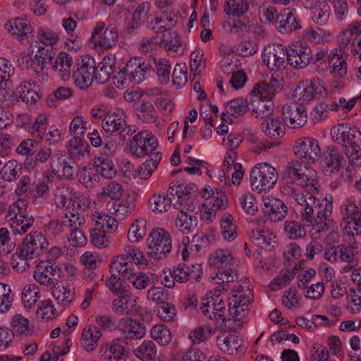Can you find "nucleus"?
Instances as JSON below:
<instances>
[{
	"label": "nucleus",
	"instance_id": "obj_58",
	"mask_svg": "<svg viewBox=\"0 0 361 361\" xmlns=\"http://www.w3.org/2000/svg\"><path fill=\"white\" fill-rule=\"evenodd\" d=\"M296 324L309 330H314L317 325H329V319L323 315H313L312 320L307 319L305 317H300L295 319Z\"/></svg>",
	"mask_w": 361,
	"mask_h": 361
},
{
	"label": "nucleus",
	"instance_id": "obj_21",
	"mask_svg": "<svg viewBox=\"0 0 361 361\" xmlns=\"http://www.w3.org/2000/svg\"><path fill=\"white\" fill-rule=\"evenodd\" d=\"M109 270L110 273L128 279L134 274L135 267L129 256L121 254L113 258L109 264Z\"/></svg>",
	"mask_w": 361,
	"mask_h": 361
},
{
	"label": "nucleus",
	"instance_id": "obj_11",
	"mask_svg": "<svg viewBox=\"0 0 361 361\" xmlns=\"http://www.w3.org/2000/svg\"><path fill=\"white\" fill-rule=\"evenodd\" d=\"M324 90L322 81L318 77L302 81L295 89L293 97L299 102H309Z\"/></svg>",
	"mask_w": 361,
	"mask_h": 361
},
{
	"label": "nucleus",
	"instance_id": "obj_43",
	"mask_svg": "<svg viewBox=\"0 0 361 361\" xmlns=\"http://www.w3.org/2000/svg\"><path fill=\"white\" fill-rule=\"evenodd\" d=\"M329 65L331 69V73L334 78L341 79L345 78L347 75V63L342 56L338 54H334L329 61Z\"/></svg>",
	"mask_w": 361,
	"mask_h": 361
},
{
	"label": "nucleus",
	"instance_id": "obj_24",
	"mask_svg": "<svg viewBox=\"0 0 361 361\" xmlns=\"http://www.w3.org/2000/svg\"><path fill=\"white\" fill-rule=\"evenodd\" d=\"M173 277L178 283H185L190 280L199 281L202 274V269L199 264L192 265V267H187L185 264H179L173 268Z\"/></svg>",
	"mask_w": 361,
	"mask_h": 361
},
{
	"label": "nucleus",
	"instance_id": "obj_31",
	"mask_svg": "<svg viewBox=\"0 0 361 361\" xmlns=\"http://www.w3.org/2000/svg\"><path fill=\"white\" fill-rule=\"evenodd\" d=\"M72 65V56L66 52H61L56 58L53 69L63 80H66L70 78Z\"/></svg>",
	"mask_w": 361,
	"mask_h": 361
},
{
	"label": "nucleus",
	"instance_id": "obj_6",
	"mask_svg": "<svg viewBox=\"0 0 361 361\" xmlns=\"http://www.w3.org/2000/svg\"><path fill=\"white\" fill-rule=\"evenodd\" d=\"M171 238L170 234L163 228L154 229L147 238L148 255L156 259L161 258L171 252Z\"/></svg>",
	"mask_w": 361,
	"mask_h": 361
},
{
	"label": "nucleus",
	"instance_id": "obj_62",
	"mask_svg": "<svg viewBox=\"0 0 361 361\" xmlns=\"http://www.w3.org/2000/svg\"><path fill=\"white\" fill-rule=\"evenodd\" d=\"M157 315L164 322H171L176 315V308L167 301L154 308Z\"/></svg>",
	"mask_w": 361,
	"mask_h": 361
},
{
	"label": "nucleus",
	"instance_id": "obj_12",
	"mask_svg": "<svg viewBox=\"0 0 361 361\" xmlns=\"http://www.w3.org/2000/svg\"><path fill=\"white\" fill-rule=\"evenodd\" d=\"M332 137L335 142L343 147H346L359 143L361 140V133L355 126L348 124H340L332 127L331 130Z\"/></svg>",
	"mask_w": 361,
	"mask_h": 361
},
{
	"label": "nucleus",
	"instance_id": "obj_25",
	"mask_svg": "<svg viewBox=\"0 0 361 361\" xmlns=\"http://www.w3.org/2000/svg\"><path fill=\"white\" fill-rule=\"evenodd\" d=\"M219 348L230 355L241 353L245 352L243 340L235 334H228L225 337L217 338Z\"/></svg>",
	"mask_w": 361,
	"mask_h": 361
},
{
	"label": "nucleus",
	"instance_id": "obj_42",
	"mask_svg": "<svg viewBox=\"0 0 361 361\" xmlns=\"http://www.w3.org/2000/svg\"><path fill=\"white\" fill-rule=\"evenodd\" d=\"M161 159V154L157 152L150 155V159L142 164L139 169H137V173L141 179H147L151 176L153 171L157 168V166Z\"/></svg>",
	"mask_w": 361,
	"mask_h": 361
},
{
	"label": "nucleus",
	"instance_id": "obj_20",
	"mask_svg": "<svg viewBox=\"0 0 361 361\" xmlns=\"http://www.w3.org/2000/svg\"><path fill=\"white\" fill-rule=\"evenodd\" d=\"M5 29L20 42L27 40L32 35V27L27 19L16 18L4 25Z\"/></svg>",
	"mask_w": 361,
	"mask_h": 361
},
{
	"label": "nucleus",
	"instance_id": "obj_16",
	"mask_svg": "<svg viewBox=\"0 0 361 361\" xmlns=\"http://www.w3.org/2000/svg\"><path fill=\"white\" fill-rule=\"evenodd\" d=\"M312 50L302 44H295L287 50V62L294 68L301 69L305 68L311 63Z\"/></svg>",
	"mask_w": 361,
	"mask_h": 361
},
{
	"label": "nucleus",
	"instance_id": "obj_9",
	"mask_svg": "<svg viewBox=\"0 0 361 361\" xmlns=\"http://www.w3.org/2000/svg\"><path fill=\"white\" fill-rule=\"evenodd\" d=\"M200 308L205 317L212 320H221V324L219 325V327L223 329L226 321L224 316L226 305L223 299L220 298L219 293L216 294V293H215L213 295L202 298Z\"/></svg>",
	"mask_w": 361,
	"mask_h": 361
},
{
	"label": "nucleus",
	"instance_id": "obj_2",
	"mask_svg": "<svg viewBox=\"0 0 361 361\" xmlns=\"http://www.w3.org/2000/svg\"><path fill=\"white\" fill-rule=\"evenodd\" d=\"M27 209V202L23 199L8 207L6 218L14 234H24L33 225L35 219L28 214Z\"/></svg>",
	"mask_w": 361,
	"mask_h": 361
},
{
	"label": "nucleus",
	"instance_id": "obj_38",
	"mask_svg": "<svg viewBox=\"0 0 361 361\" xmlns=\"http://www.w3.org/2000/svg\"><path fill=\"white\" fill-rule=\"evenodd\" d=\"M51 168L53 171L56 173L61 172V176L67 180H72L76 173V169L71 161L61 157L56 161L53 157L51 158Z\"/></svg>",
	"mask_w": 361,
	"mask_h": 361
},
{
	"label": "nucleus",
	"instance_id": "obj_61",
	"mask_svg": "<svg viewBox=\"0 0 361 361\" xmlns=\"http://www.w3.org/2000/svg\"><path fill=\"white\" fill-rule=\"evenodd\" d=\"M11 330L13 333L19 335L31 334L32 332V327L30 326L29 321L20 314H16L12 319Z\"/></svg>",
	"mask_w": 361,
	"mask_h": 361
},
{
	"label": "nucleus",
	"instance_id": "obj_29",
	"mask_svg": "<svg viewBox=\"0 0 361 361\" xmlns=\"http://www.w3.org/2000/svg\"><path fill=\"white\" fill-rule=\"evenodd\" d=\"M304 192H301V195H299L295 201L304 207L302 211H301L303 220L308 224H312L314 219V208L316 205L315 194L307 192V194L305 195Z\"/></svg>",
	"mask_w": 361,
	"mask_h": 361
},
{
	"label": "nucleus",
	"instance_id": "obj_5",
	"mask_svg": "<svg viewBox=\"0 0 361 361\" xmlns=\"http://www.w3.org/2000/svg\"><path fill=\"white\" fill-rule=\"evenodd\" d=\"M96 62L89 55L83 56L74 66L73 78L75 85L81 89L89 87L94 78Z\"/></svg>",
	"mask_w": 361,
	"mask_h": 361
},
{
	"label": "nucleus",
	"instance_id": "obj_35",
	"mask_svg": "<svg viewBox=\"0 0 361 361\" xmlns=\"http://www.w3.org/2000/svg\"><path fill=\"white\" fill-rule=\"evenodd\" d=\"M94 166L96 171L105 178L111 179L116 174V170L109 155L102 154L95 158Z\"/></svg>",
	"mask_w": 361,
	"mask_h": 361
},
{
	"label": "nucleus",
	"instance_id": "obj_46",
	"mask_svg": "<svg viewBox=\"0 0 361 361\" xmlns=\"http://www.w3.org/2000/svg\"><path fill=\"white\" fill-rule=\"evenodd\" d=\"M262 131L271 138H276L283 134L284 126L278 118L264 120L261 124Z\"/></svg>",
	"mask_w": 361,
	"mask_h": 361
},
{
	"label": "nucleus",
	"instance_id": "obj_63",
	"mask_svg": "<svg viewBox=\"0 0 361 361\" xmlns=\"http://www.w3.org/2000/svg\"><path fill=\"white\" fill-rule=\"evenodd\" d=\"M37 314L42 319L48 321L53 319L57 315L56 309L50 300L40 301L38 305Z\"/></svg>",
	"mask_w": 361,
	"mask_h": 361
},
{
	"label": "nucleus",
	"instance_id": "obj_17",
	"mask_svg": "<svg viewBox=\"0 0 361 361\" xmlns=\"http://www.w3.org/2000/svg\"><path fill=\"white\" fill-rule=\"evenodd\" d=\"M283 121L290 128H300L307 122L305 108L297 103L283 106Z\"/></svg>",
	"mask_w": 361,
	"mask_h": 361
},
{
	"label": "nucleus",
	"instance_id": "obj_57",
	"mask_svg": "<svg viewBox=\"0 0 361 361\" xmlns=\"http://www.w3.org/2000/svg\"><path fill=\"white\" fill-rule=\"evenodd\" d=\"M151 336L161 345H167L171 340V334L164 325H156L151 329Z\"/></svg>",
	"mask_w": 361,
	"mask_h": 361
},
{
	"label": "nucleus",
	"instance_id": "obj_27",
	"mask_svg": "<svg viewBox=\"0 0 361 361\" xmlns=\"http://www.w3.org/2000/svg\"><path fill=\"white\" fill-rule=\"evenodd\" d=\"M52 295L59 305L66 307L74 298L75 288L68 282H61L54 286Z\"/></svg>",
	"mask_w": 361,
	"mask_h": 361
},
{
	"label": "nucleus",
	"instance_id": "obj_44",
	"mask_svg": "<svg viewBox=\"0 0 361 361\" xmlns=\"http://www.w3.org/2000/svg\"><path fill=\"white\" fill-rule=\"evenodd\" d=\"M250 104H252V98L250 97L246 99L243 98L234 99L228 102L226 111L234 117H239L245 114Z\"/></svg>",
	"mask_w": 361,
	"mask_h": 361
},
{
	"label": "nucleus",
	"instance_id": "obj_39",
	"mask_svg": "<svg viewBox=\"0 0 361 361\" xmlns=\"http://www.w3.org/2000/svg\"><path fill=\"white\" fill-rule=\"evenodd\" d=\"M22 173V165L17 160L7 161L0 171L1 178L7 182L16 180Z\"/></svg>",
	"mask_w": 361,
	"mask_h": 361
},
{
	"label": "nucleus",
	"instance_id": "obj_36",
	"mask_svg": "<svg viewBox=\"0 0 361 361\" xmlns=\"http://www.w3.org/2000/svg\"><path fill=\"white\" fill-rule=\"evenodd\" d=\"M317 173L312 169L305 168L302 171V174L298 179H296L295 183L306 188L308 192L312 194L317 193Z\"/></svg>",
	"mask_w": 361,
	"mask_h": 361
},
{
	"label": "nucleus",
	"instance_id": "obj_10",
	"mask_svg": "<svg viewBox=\"0 0 361 361\" xmlns=\"http://www.w3.org/2000/svg\"><path fill=\"white\" fill-rule=\"evenodd\" d=\"M262 58L268 68L278 71L285 68L287 49L281 44H269L264 47Z\"/></svg>",
	"mask_w": 361,
	"mask_h": 361
},
{
	"label": "nucleus",
	"instance_id": "obj_26",
	"mask_svg": "<svg viewBox=\"0 0 361 361\" xmlns=\"http://www.w3.org/2000/svg\"><path fill=\"white\" fill-rule=\"evenodd\" d=\"M126 122L123 112L109 111L104 114L102 128L105 132L116 135L123 126H126Z\"/></svg>",
	"mask_w": 361,
	"mask_h": 361
},
{
	"label": "nucleus",
	"instance_id": "obj_49",
	"mask_svg": "<svg viewBox=\"0 0 361 361\" xmlns=\"http://www.w3.org/2000/svg\"><path fill=\"white\" fill-rule=\"evenodd\" d=\"M220 226L221 234L224 239L231 240L236 238L237 226L234 223L233 217L231 214H226L222 216L220 221Z\"/></svg>",
	"mask_w": 361,
	"mask_h": 361
},
{
	"label": "nucleus",
	"instance_id": "obj_18",
	"mask_svg": "<svg viewBox=\"0 0 361 361\" xmlns=\"http://www.w3.org/2000/svg\"><path fill=\"white\" fill-rule=\"evenodd\" d=\"M118 329L123 338L128 341L137 340L144 337L145 335V327L141 324L130 318H122L118 323Z\"/></svg>",
	"mask_w": 361,
	"mask_h": 361
},
{
	"label": "nucleus",
	"instance_id": "obj_45",
	"mask_svg": "<svg viewBox=\"0 0 361 361\" xmlns=\"http://www.w3.org/2000/svg\"><path fill=\"white\" fill-rule=\"evenodd\" d=\"M252 104L255 106L251 109L252 114L257 118L268 117L274 110V104L271 100L264 101V99H260L258 97L252 98Z\"/></svg>",
	"mask_w": 361,
	"mask_h": 361
},
{
	"label": "nucleus",
	"instance_id": "obj_56",
	"mask_svg": "<svg viewBox=\"0 0 361 361\" xmlns=\"http://www.w3.org/2000/svg\"><path fill=\"white\" fill-rule=\"evenodd\" d=\"M146 231V221L144 219H137L130 226L128 233V238L131 242H139L145 235Z\"/></svg>",
	"mask_w": 361,
	"mask_h": 361
},
{
	"label": "nucleus",
	"instance_id": "obj_28",
	"mask_svg": "<svg viewBox=\"0 0 361 361\" xmlns=\"http://www.w3.org/2000/svg\"><path fill=\"white\" fill-rule=\"evenodd\" d=\"M343 157L339 150L334 146H329L324 154L322 161L324 170L326 172L334 173L341 169Z\"/></svg>",
	"mask_w": 361,
	"mask_h": 361
},
{
	"label": "nucleus",
	"instance_id": "obj_40",
	"mask_svg": "<svg viewBox=\"0 0 361 361\" xmlns=\"http://www.w3.org/2000/svg\"><path fill=\"white\" fill-rule=\"evenodd\" d=\"M126 356L125 348L118 341H114L101 355L105 361H121L125 360Z\"/></svg>",
	"mask_w": 361,
	"mask_h": 361
},
{
	"label": "nucleus",
	"instance_id": "obj_54",
	"mask_svg": "<svg viewBox=\"0 0 361 361\" xmlns=\"http://www.w3.org/2000/svg\"><path fill=\"white\" fill-rule=\"evenodd\" d=\"M341 208L344 209L343 217L358 226L356 228L361 231V210L351 201H348Z\"/></svg>",
	"mask_w": 361,
	"mask_h": 361
},
{
	"label": "nucleus",
	"instance_id": "obj_52",
	"mask_svg": "<svg viewBox=\"0 0 361 361\" xmlns=\"http://www.w3.org/2000/svg\"><path fill=\"white\" fill-rule=\"evenodd\" d=\"M160 43L168 51H178L179 47L182 46L180 36L176 31L169 30L164 33L160 39Z\"/></svg>",
	"mask_w": 361,
	"mask_h": 361
},
{
	"label": "nucleus",
	"instance_id": "obj_32",
	"mask_svg": "<svg viewBox=\"0 0 361 361\" xmlns=\"http://www.w3.org/2000/svg\"><path fill=\"white\" fill-rule=\"evenodd\" d=\"M102 336V332L98 326H89L85 328L81 336V344L89 352L94 350L98 341Z\"/></svg>",
	"mask_w": 361,
	"mask_h": 361
},
{
	"label": "nucleus",
	"instance_id": "obj_23",
	"mask_svg": "<svg viewBox=\"0 0 361 361\" xmlns=\"http://www.w3.org/2000/svg\"><path fill=\"white\" fill-rule=\"evenodd\" d=\"M135 198L128 197L126 199L120 200L119 198L117 200L109 202L106 204V209L110 214L122 220L135 210Z\"/></svg>",
	"mask_w": 361,
	"mask_h": 361
},
{
	"label": "nucleus",
	"instance_id": "obj_50",
	"mask_svg": "<svg viewBox=\"0 0 361 361\" xmlns=\"http://www.w3.org/2000/svg\"><path fill=\"white\" fill-rule=\"evenodd\" d=\"M249 4L247 0H228L224 11L228 16H240L247 12Z\"/></svg>",
	"mask_w": 361,
	"mask_h": 361
},
{
	"label": "nucleus",
	"instance_id": "obj_60",
	"mask_svg": "<svg viewBox=\"0 0 361 361\" xmlns=\"http://www.w3.org/2000/svg\"><path fill=\"white\" fill-rule=\"evenodd\" d=\"M149 204L153 212L159 214L169 210L172 203L165 195H154L149 200Z\"/></svg>",
	"mask_w": 361,
	"mask_h": 361
},
{
	"label": "nucleus",
	"instance_id": "obj_13",
	"mask_svg": "<svg viewBox=\"0 0 361 361\" xmlns=\"http://www.w3.org/2000/svg\"><path fill=\"white\" fill-rule=\"evenodd\" d=\"M274 25L280 32L290 33L302 28V20L294 9L286 8L276 15Z\"/></svg>",
	"mask_w": 361,
	"mask_h": 361
},
{
	"label": "nucleus",
	"instance_id": "obj_47",
	"mask_svg": "<svg viewBox=\"0 0 361 361\" xmlns=\"http://www.w3.org/2000/svg\"><path fill=\"white\" fill-rule=\"evenodd\" d=\"M135 355L144 361L156 360L157 346L152 341H145L134 352Z\"/></svg>",
	"mask_w": 361,
	"mask_h": 361
},
{
	"label": "nucleus",
	"instance_id": "obj_48",
	"mask_svg": "<svg viewBox=\"0 0 361 361\" xmlns=\"http://www.w3.org/2000/svg\"><path fill=\"white\" fill-rule=\"evenodd\" d=\"M99 255L96 253H93L91 252H85L83 253L80 259L81 263L84 265L85 269L88 270V273L87 274V272L85 271L83 272V277H92V279L97 277L92 270H94L98 267V262H99Z\"/></svg>",
	"mask_w": 361,
	"mask_h": 361
},
{
	"label": "nucleus",
	"instance_id": "obj_37",
	"mask_svg": "<svg viewBox=\"0 0 361 361\" xmlns=\"http://www.w3.org/2000/svg\"><path fill=\"white\" fill-rule=\"evenodd\" d=\"M136 115L145 123H155L158 118L157 112L153 104L149 102H144L135 106Z\"/></svg>",
	"mask_w": 361,
	"mask_h": 361
},
{
	"label": "nucleus",
	"instance_id": "obj_1",
	"mask_svg": "<svg viewBox=\"0 0 361 361\" xmlns=\"http://www.w3.org/2000/svg\"><path fill=\"white\" fill-rule=\"evenodd\" d=\"M152 66L149 61H147L139 57L131 58L125 67L121 69L114 76V84L117 87L123 86L133 82L140 84L149 75Z\"/></svg>",
	"mask_w": 361,
	"mask_h": 361
},
{
	"label": "nucleus",
	"instance_id": "obj_34",
	"mask_svg": "<svg viewBox=\"0 0 361 361\" xmlns=\"http://www.w3.org/2000/svg\"><path fill=\"white\" fill-rule=\"evenodd\" d=\"M197 218L195 215L180 209L176 219V225L184 233L192 232L197 226Z\"/></svg>",
	"mask_w": 361,
	"mask_h": 361
},
{
	"label": "nucleus",
	"instance_id": "obj_59",
	"mask_svg": "<svg viewBox=\"0 0 361 361\" xmlns=\"http://www.w3.org/2000/svg\"><path fill=\"white\" fill-rule=\"evenodd\" d=\"M91 243L96 247L99 248H105L109 247L111 240L107 233L104 230L94 228L90 230Z\"/></svg>",
	"mask_w": 361,
	"mask_h": 361
},
{
	"label": "nucleus",
	"instance_id": "obj_64",
	"mask_svg": "<svg viewBox=\"0 0 361 361\" xmlns=\"http://www.w3.org/2000/svg\"><path fill=\"white\" fill-rule=\"evenodd\" d=\"M348 298V310L353 314L361 311V286L357 285L356 290L350 289Z\"/></svg>",
	"mask_w": 361,
	"mask_h": 361
},
{
	"label": "nucleus",
	"instance_id": "obj_8",
	"mask_svg": "<svg viewBox=\"0 0 361 361\" xmlns=\"http://www.w3.org/2000/svg\"><path fill=\"white\" fill-rule=\"evenodd\" d=\"M158 142L155 136L148 131H141L135 134L130 140L129 149L130 152L137 157L154 154Z\"/></svg>",
	"mask_w": 361,
	"mask_h": 361
},
{
	"label": "nucleus",
	"instance_id": "obj_15",
	"mask_svg": "<svg viewBox=\"0 0 361 361\" xmlns=\"http://www.w3.org/2000/svg\"><path fill=\"white\" fill-rule=\"evenodd\" d=\"M295 155L305 161L314 163L321 154L317 140L310 137L299 139L294 147Z\"/></svg>",
	"mask_w": 361,
	"mask_h": 361
},
{
	"label": "nucleus",
	"instance_id": "obj_55",
	"mask_svg": "<svg viewBox=\"0 0 361 361\" xmlns=\"http://www.w3.org/2000/svg\"><path fill=\"white\" fill-rule=\"evenodd\" d=\"M13 295L10 286L0 283V313L8 312L13 305Z\"/></svg>",
	"mask_w": 361,
	"mask_h": 361
},
{
	"label": "nucleus",
	"instance_id": "obj_7",
	"mask_svg": "<svg viewBox=\"0 0 361 361\" xmlns=\"http://www.w3.org/2000/svg\"><path fill=\"white\" fill-rule=\"evenodd\" d=\"M91 40L95 45L108 49L114 47L118 40V30L114 24L106 27L104 22H97L93 28Z\"/></svg>",
	"mask_w": 361,
	"mask_h": 361
},
{
	"label": "nucleus",
	"instance_id": "obj_30",
	"mask_svg": "<svg viewBox=\"0 0 361 361\" xmlns=\"http://www.w3.org/2000/svg\"><path fill=\"white\" fill-rule=\"evenodd\" d=\"M331 8L326 0H318L311 8V18L314 23L324 25L329 22Z\"/></svg>",
	"mask_w": 361,
	"mask_h": 361
},
{
	"label": "nucleus",
	"instance_id": "obj_53",
	"mask_svg": "<svg viewBox=\"0 0 361 361\" xmlns=\"http://www.w3.org/2000/svg\"><path fill=\"white\" fill-rule=\"evenodd\" d=\"M39 288L36 284L26 285L22 292V302L25 308L31 309L39 298Z\"/></svg>",
	"mask_w": 361,
	"mask_h": 361
},
{
	"label": "nucleus",
	"instance_id": "obj_51",
	"mask_svg": "<svg viewBox=\"0 0 361 361\" xmlns=\"http://www.w3.org/2000/svg\"><path fill=\"white\" fill-rule=\"evenodd\" d=\"M305 169L299 161H292L286 166L283 173V178L288 183H295L296 179L301 176Z\"/></svg>",
	"mask_w": 361,
	"mask_h": 361
},
{
	"label": "nucleus",
	"instance_id": "obj_19",
	"mask_svg": "<svg viewBox=\"0 0 361 361\" xmlns=\"http://www.w3.org/2000/svg\"><path fill=\"white\" fill-rule=\"evenodd\" d=\"M324 257L331 263L347 262L350 264L355 261L353 248L344 244L330 247L325 251Z\"/></svg>",
	"mask_w": 361,
	"mask_h": 361
},
{
	"label": "nucleus",
	"instance_id": "obj_4",
	"mask_svg": "<svg viewBox=\"0 0 361 361\" xmlns=\"http://www.w3.org/2000/svg\"><path fill=\"white\" fill-rule=\"evenodd\" d=\"M277 180L278 173L275 168L267 163L257 164L250 173L251 188L258 193L271 189Z\"/></svg>",
	"mask_w": 361,
	"mask_h": 361
},
{
	"label": "nucleus",
	"instance_id": "obj_22",
	"mask_svg": "<svg viewBox=\"0 0 361 361\" xmlns=\"http://www.w3.org/2000/svg\"><path fill=\"white\" fill-rule=\"evenodd\" d=\"M264 212L271 221H282L287 215L288 209L284 202L277 198H263Z\"/></svg>",
	"mask_w": 361,
	"mask_h": 361
},
{
	"label": "nucleus",
	"instance_id": "obj_3",
	"mask_svg": "<svg viewBox=\"0 0 361 361\" xmlns=\"http://www.w3.org/2000/svg\"><path fill=\"white\" fill-rule=\"evenodd\" d=\"M232 260L231 252L225 249H218L210 255L209 258L210 265L219 270L212 278L216 283H228L238 278L236 270L228 267Z\"/></svg>",
	"mask_w": 361,
	"mask_h": 361
},
{
	"label": "nucleus",
	"instance_id": "obj_33",
	"mask_svg": "<svg viewBox=\"0 0 361 361\" xmlns=\"http://www.w3.org/2000/svg\"><path fill=\"white\" fill-rule=\"evenodd\" d=\"M123 280V277L111 273V276L106 279V285L119 298L127 299L130 293Z\"/></svg>",
	"mask_w": 361,
	"mask_h": 361
},
{
	"label": "nucleus",
	"instance_id": "obj_41",
	"mask_svg": "<svg viewBox=\"0 0 361 361\" xmlns=\"http://www.w3.org/2000/svg\"><path fill=\"white\" fill-rule=\"evenodd\" d=\"M92 216L95 228L107 231V233H114L117 230V221L107 214L96 212Z\"/></svg>",
	"mask_w": 361,
	"mask_h": 361
},
{
	"label": "nucleus",
	"instance_id": "obj_14",
	"mask_svg": "<svg viewBox=\"0 0 361 361\" xmlns=\"http://www.w3.org/2000/svg\"><path fill=\"white\" fill-rule=\"evenodd\" d=\"M60 275V268L49 261L40 262L33 276L37 282L45 286H54Z\"/></svg>",
	"mask_w": 361,
	"mask_h": 361
}]
</instances>
